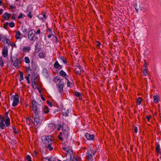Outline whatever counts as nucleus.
Listing matches in <instances>:
<instances>
[{
  "instance_id": "6",
  "label": "nucleus",
  "mask_w": 161,
  "mask_h": 161,
  "mask_svg": "<svg viewBox=\"0 0 161 161\" xmlns=\"http://www.w3.org/2000/svg\"><path fill=\"white\" fill-rule=\"evenodd\" d=\"M34 120L35 125L37 127H39L40 124L39 114H35Z\"/></svg>"
},
{
  "instance_id": "54",
  "label": "nucleus",
  "mask_w": 161,
  "mask_h": 161,
  "mask_svg": "<svg viewBox=\"0 0 161 161\" xmlns=\"http://www.w3.org/2000/svg\"><path fill=\"white\" fill-rule=\"evenodd\" d=\"M52 127L53 129H55V126L54 124H52Z\"/></svg>"
},
{
  "instance_id": "33",
  "label": "nucleus",
  "mask_w": 161,
  "mask_h": 161,
  "mask_svg": "<svg viewBox=\"0 0 161 161\" xmlns=\"http://www.w3.org/2000/svg\"><path fill=\"white\" fill-rule=\"evenodd\" d=\"M59 80L57 76L54 77L53 79V80L54 82H56Z\"/></svg>"
},
{
  "instance_id": "41",
  "label": "nucleus",
  "mask_w": 161,
  "mask_h": 161,
  "mask_svg": "<svg viewBox=\"0 0 161 161\" xmlns=\"http://www.w3.org/2000/svg\"><path fill=\"white\" fill-rule=\"evenodd\" d=\"M47 103L48 104L50 107L52 106V103L51 102H49L48 100L47 101Z\"/></svg>"
},
{
  "instance_id": "8",
  "label": "nucleus",
  "mask_w": 161,
  "mask_h": 161,
  "mask_svg": "<svg viewBox=\"0 0 161 161\" xmlns=\"http://www.w3.org/2000/svg\"><path fill=\"white\" fill-rule=\"evenodd\" d=\"M50 136H43L42 138V142L45 144H47L48 143H51L52 140L51 139Z\"/></svg>"
},
{
  "instance_id": "3",
  "label": "nucleus",
  "mask_w": 161,
  "mask_h": 161,
  "mask_svg": "<svg viewBox=\"0 0 161 161\" xmlns=\"http://www.w3.org/2000/svg\"><path fill=\"white\" fill-rule=\"evenodd\" d=\"M96 152L94 150H90L87 151V153L86 155V158L87 161H92L93 160L92 156Z\"/></svg>"
},
{
  "instance_id": "18",
  "label": "nucleus",
  "mask_w": 161,
  "mask_h": 161,
  "mask_svg": "<svg viewBox=\"0 0 161 161\" xmlns=\"http://www.w3.org/2000/svg\"><path fill=\"white\" fill-rule=\"evenodd\" d=\"M5 124L7 126H9L10 125V119L8 117H7L5 120Z\"/></svg>"
},
{
  "instance_id": "59",
  "label": "nucleus",
  "mask_w": 161,
  "mask_h": 161,
  "mask_svg": "<svg viewBox=\"0 0 161 161\" xmlns=\"http://www.w3.org/2000/svg\"><path fill=\"white\" fill-rule=\"evenodd\" d=\"M52 35H51V34H49L48 36V37L49 38H50L52 37Z\"/></svg>"
},
{
  "instance_id": "51",
  "label": "nucleus",
  "mask_w": 161,
  "mask_h": 161,
  "mask_svg": "<svg viewBox=\"0 0 161 161\" xmlns=\"http://www.w3.org/2000/svg\"><path fill=\"white\" fill-rule=\"evenodd\" d=\"M63 115H64L65 117H67L68 115V114L67 113L65 112L63 113Z\"/></svg>"
},
{
  "instance_id": "48",
  "label": "nucleus",
  "mask_w": 161,
  "mask_h": 161,
  "mask_svg": "<svg viewBox=\"0 0 161 161\" xmlns=\"http://www.w3.org/2000/svg\"><path fill=\"white\" fill-rule=\"evenodd\" d=\"M146 118H147L148 121H149L150 119L151 118V116L149 115H147L146 116Z\"/></svg>"
},
{
  "instance_id": "14",
  "label": "nucleus",
  "mask_w": 161,
  "mask_h": 161,
  "mask_svg": "<svg viewBox=\"0 0 161 161\" xmlns=\"http://www.w3.org/2000/svg\"><path fill=\"white\" fill-rule=\"evenodd\" d=\"M59 75L60 76L65 78V79H67L69 77L66 73L62 70L59 71Z\"/></svg>"
},
{
  "instance_id": "49",
  "label": "nucleus",
  "mask_w": 161,
  "mask_h": 161,
  "mask_svg": "<svg viewBox=\"0 0 161 161\" xmlns=\"http://www.w3.org/2000/svg\"><path fill=\"white\" fill-rule=\"evenodd\" d=\"M41 33V31H40V29H38L37 31L35 32V33H36V34H40Z\"/></svg>"
},
{
  "instance_id": "43",
  "label": "nucleus",
  "mask_w": 161,
  "mask_h": 161,
  "mask_svg": "<svg viewBox=\"0 0 161 161\" xmlns=\"http://www.w3.org/2000/svg\"><path fill=\"white\" fill-rule=\"evenodd\" d=\"M6 43L8 45L10 44V42L9 40L8 39H6Z\"/></svg>"
},
{
  "instance_id": "29",
  "label": "nucleus",
  "mask_w": 161,
  "mask_h": 161,
  "mask_svg": "<svg viewBox=\"0 0 161 161\" xmlns=\"http://www.w3.org/2000/svg\"><path fill=\"white\" fill-rule=\"evenodd\" d=\"M27 10L28 11L27 12H26V13H27V16L28 17H29L30 18H31L32 17V15L31 14V12H29L28 11V9H27Z\"/></svg>"
},
{
  "instance_id": "26",
  "label": "nucleus",
  "mask_w": 161,
  "mask_h": 161,
  "mask_svg": "<svg viewBox=\"0 0 161 161\" xmlns=\"http://www.w3.org/2000/svg\"><path fill=\"white\" fill-rule=\"evenodd\" d=\"M59 58L64 64H65L67 63V61L63 57H61Z\"/></svg>"
},
{
  "instance_id": "38",
  "label": "nucleus",
  "mask_w": 161,
  "mask_h": 161,
  "mask_svg": "<svg viewBox=\"0 0 161 161\" xmlns=\"http://www.w3.org/2000/svg\"><path fill=\"white\" fill-rule=\"evenodd\" d=\"M67 80V86L68 87H69L70 86V82L68 80V78H67V79H65Z\"/></svg>"
},
{
  "instance_id": "22",
  "label": "nucleus",
  "mask_w": 161,
  "mask_h": 161,
  "mask_svg": "<svg viewBox=\"0 0 161 161\" xmlns=\"http://www.w3.org/2000/svg\"><path fill=\"white\" fill-rule=\"evenodd\" d=\"M9 16L10 14L6 12L3 15V17L4 19L6 20H8Z\"/></svg>"
},
{
  "instance_id": "19",
  "label": "nucleus",
  "mask_w": 161,
  "mask_h": 161,
  "mask_svg": "<svg viewBox=\"0 0 161 161\" xmlns=\"http://www.w3.org/2000/svg\"><path fill=\"white\" fill-rule=\"evenodd\" d=\"M70 161H80V158L78 157L70 158Z\"/></svg>"
},
{
  "instance_id": "50",
  "label": "nucleus",
  "mask_w": 161,
  "mask_h": 161,
  "mask_svg": "<svg viewBox=\"0 0 161 161\" xmlns=\"http://www.w3.org/2000/svg\"><path fill=\"white\" fill-rule=\"evenodd\" d=\"M23 14H19V16L18 17V18L19 19H21L22 17Z\"/></svg>"
},
{
  "instance_id": "61",
  "label": "nucleus",
  "mask_w": 161,
  "mask_h": 161,
  "mask_svg": "<svg viewBox=\"0 0 161 161\" xmlns=\"http://www.w3.org/2000/svg\"><path fill=\"white\" fill-rule=\"evenodd\" d=\"M51 161V158H49V159H48L47 160V161Z\"/></svg>"
},
{
  "instance_id": "5",
  "label": "nucleus",
  "mask_w": 161,
  "mask_h": 161,
  "mask_svg": "<svg viewBox=\"0 0 161 161\" xmlns=\"http://www.w3.org/2000/svg\"><path fill=\"white\" fill-rule=\"evenodd\" d=\"M63 149L66 155L71 156L73 153V151L70 147L67 146L63 147Z\"/></svg>"
},
{
  "instance_id": "58",
  "label": "nucleus",
  "mask_w": 161,
  "mask_h": 161,
  "mask_svg": "<svg viewBox=\"0 0 161 161\" xmlns=\"http://www.w3.org/2000/svg\"><path fill=\"white\" fill-rule=\"evenodd\" d=\"M80 71L78 70L76 71V73L77 74H80Z\"/></svg>"
},
{
  "instance_id": "12",
  "label": "nucleus",
  "mask_w": 161,
  "mask_h": 161,
  "mask_svg": "<svg viewBox=\"0 0 161 161\" xmlns=\"http://www.w3.org/2000/svg\"><path fill=\"white\" fill-rule=\"evenodd\" d=\"M2 54L4 57L5 58L7 57L8 55V48L7 47L5 46L4 47Z\"/></svg>"
},
{
  "instance_id": "56",
  "label": "nucleus",
  "mask_w": 161,
  "mask_h": 161,
  "mask_svg": "<svg viewBox=\"0 0 161 161\" xmlns=\"http://www.w3.org/2000/svg\"><path fill=\"white\" fill-rule=\"evenodd\" d=\"M3 12V10L2 9H0V14H2Z\"/></svg>"
},
{
  "instance_id": "37",
  "label": "nucleus",
  "mask_w": 161,
  "mask_h": 161,
  "mask_svg": "<svg viewBox=\"0 0 161 161\" xmlns=\"http://www.w3.org/2000/svg\"><path fill=\"white\" fill-rule=\"evenodd\" d=\"M147 70L146 69H143L142 71L144 75L145 76H146L147 75Z\"/></svg>"
},
{
  "instance_id": "28",
  "label": "nucleus",
  "mask_w": 161,
  "mask_h": 161,
  "mask_svg": "<svg viewBox=\"0 0 161 161\" xmlns=\"http://www.w3.org/2000/svg\"><path fill=\"white\" fill-rule=\"evenodd\" d=\"M19 78H20V79H19V80L20 81H22L24 79L23 74V73L22 72H20V77H19Z\"/></svg>"
},
{
  "instance_id": "42",
  "label": "nucleus",
  "mask_w": 161,
  "mask_h": 161,
  "mask_svg": "<svg viewBox=\"0 0 161 161\" xmlns=\"http://www.w3.org/2000/svg\"><path fill=\"white\" fill-rule=\"evenodd\" d=\"M26 158L28 160V161H31V158L29 155H27Z\"/></svg>"
},
{
  "instance_id": "24",
  "label": "nucleus",
  "mask_w": 161,
  "mask_h": 161,
  "mask_svg": "<svg viewBox=\"0 0 161 161\" xmlns=\"http://www.w3.org/2000/svg\"><path fill=\"white\" fill-rule=\"evenodd\" d=\"M142 99L141 97H139L137 99L136 102L138 104L140 105L141 103V102Z\"/></svg>"
},
{
  "instance_id": "34",
  "label": "nucleus",
  "mask_w": 161,
  "mask_h": 161,
  "mask_svg": "<svg viewBox=\"0 0 161 161\" xmlns=\"http://www.w3.org/2000/svg\"><path fill=\"white\" fill-rule=\"evenodd\" d=\"M3 63L2 58H0V65L3 66Z\"/></svg>"
},
{
  "instance_id": "47",
  "label": "nucleus",
  "mask_w": 161,
  "mask_h": 161,
  "mask_svg": "<svg viewBox=\"0 0 161 161\" xmlns=\"http://www.w3.org/2000/svg\"><path fill=\"white\" fill-rule=\"evenodd\" d=\"M96 44L97 46H99L100 45L101 43L100 42L97 41L96 42Z\"/></svg>"
},
{
  "instance_id": "52",
  "label": "nucleus",
  "mask_w": 161,
  "mask_h": 161,
  "mask_svg": "<svg viewBox=\"0 0 161 161\" xmlns=\"http://www.w3.org/2000/svg\"><path fill=\"white\" fill-rule=\"evenodd\" d=\"M9 7L12 9H15V6L13 5H10Z\"/></svg>"
},
{
  "instance_id": "35",
  "label": "nucleus",
  "mask_w": 161,
  "mask_h": 161,
  "mask_svg": "<svg viewBox=\"0 0 161 161\" xmlns=\"http://www.w3.org/2000/svg\"><path fill=\"white\" fill-rule=\"evenodd\" d=\"M4 121V118L2 116L0 115V123L3 122Z\"/></svg>"
},
{
  "instance_id": "46",
  "label": "nucleus",
  "mask_w": 161,
  "mask_h": 161,
  "mask_svg": "<svg viewBox=\"0 0 161 161\" xmlns=\"http://www.w3.org/2000/svg\"><path fill=\"white\" fill-rule=\"evenodd\" d=\"M32 83L33 86L35 85H36V83L34 80H32Z\"/></svg>"
},
{
  "instance_id": "20",
  "label": "nucleus",
  "mask_w": 161,
  "mask_h": 161,
  "mask_svg": "<svg viewBox=\"0 0 161 161\" xmlns=\"http://www.w3.org/2000/svg\"><path fill=\"white\" fill-rule=\"evenodd\" d=\"M153 98L154 99V102L155 103H157L158 102V100H159V97L158 96H153Z\"/></svg>"
},
{
  "instance_id": "27",
  "label": "nucleus",
  "mask_w": 161,
  "mask_h": 161,
  "mask_svg": "<svg viewBox=\"0 0 161 161\" xmlns=\"http://www.w3.org/2000/svg\"><path fill=\"white\" fill-rule=\"evenodd\" d=\"M52 143V142H51V143H48V145L47 146V147L49 149V150L50 151H52L53 149V148L51 147V144Z\"/></svg>"
},
{
  "instance_id": "63",
  "label": "nucleus",
  "mask_w": 161,
  "mask_h": 161,
  "mask_svg": "<svg viewBox=\"0 0 161 161\" xmlns=\"http://www.w3.org/2000/svg\"><path fill=\"white\" fill-rule=\"evenodd\" d=\"M60 128H59V127H58L57 128V130L58 131L60 130Z\"/></svg>"
},
{
  "instance_id": "11",
  "label": "nucleus",
  "mask_w": 161,
  "mask_h": 161,
  "mask_svg": "<svg viewBox=\"0 0 161 161\" xmlns=\"http://www.w3.org/2000/svg\"><path fill=\"white\" fill-rule=\"evenodd\" d=\"M21 64L20 59L19 58L16 59L13 64L14 65L16 68H18Z\"/></svg>"
},
{
  "instance_id": "57",
  "label": "nucleus",
  "mask_w": 161,
  "mask_h": 161,
  "mask_svg": "<svg viewBox=\"0 0 161 161\" xmlns=\"http://www.w3.org/2000/svg\"><path fill=\"white\" fill-rule=\"evenodd\" d=\"M41 99L43 101H44L45 100V98L43 97H42Z\"/></svg>"
},
{
  "instance_id": "32",
  "label": "nucleus",
  "mask_w": 161,
  "mask_h": 161,
  "mask_svg": "<svg viewBox=\"0 0 161 161\" xmlns=\"http://www.w3.org/2000/svg\"><path fill=\"white\" fill-rule=\"evenodd\" d=\"M62 132H60L59 135L58 136V138L60 140L62 141L63 140V138L62 137Z\"/></svg>"
},
{
  "instance_id": "36",
  "label": "nucleus",
  "mask_w": 161,
  "mask_h": 161,
  "mask_svg": "<svg viewBox=\"0 0 161 161\" xmlns=\"http://www.w3.org/2000/svg\"><path fill=\"white\" fill-rule=\"evenodd\" d=\"M9 25L10 27H13L14 26V23L10 22L9 23Z\"/></svg>"
},
{
  "instance_id": "30",
  "label": "nucleus",
  "mask_w": 161,
  "mask_h": 161,
  "mask_svg": "<svg viewBox=\"0 0 161 161\" xmlns=\"http://www.w3.org/2000/svg\"><path fill=\"white\" fill-rule=\"evenodd\" d=\"M30 50V48L28 47H25L23 48V52H28V51Z\"/></svg>"
},
{
  "instance_id": "15",
  "label": "nucleus",
  "mask_w": 161,
  "mask_h": 161,
  "mask_svg": "<svg viewBox=\"0 0 161 161\" xmlns=\"http://www.w3.org/2000/svg\"><path fill=\"white\" fill-rule=\"evenodd\" d=\"M54 67L58 70L61 69L62 68V65H60L57 61H56L54 64Z\"/></svg>"
},
{
  "instance_id": "25",
  "label": "nucleus",
  "mask_w": 161,
  "mask_h": 161,
  "mask_svg": "<svg viewBox=\"0 0 161 161\" xmlns=\"http://www.w3.org/2000/svg\"><path fill=\"white\" fill-rule=\"evenodd\" d=\"M24 59L26 63L28 64L30 63V59L28 57H25Z\"/></svg>"
},
{
  "instance_id": "10",
  "label": "nucleus",
  "mask_w": 161,
  "mask_h": 161,
  "mask_svg": "<svg viewBox=\"0 0 161 161\" xmlns=\"http://www.w3.org/2000/svg\"><path fill=\"white\" fill-rule=\"evenodd\" d=\"M135 7L137 12L138 11L139 9L142 11L144 9L142 6V3L136 4H135Z\"/></svg>"
},
{
  "instance_id": "62",
  "label": "nucleus",
  "mask_w": 161,
  "mask_h": 161,
  "mask_svg": "<svg viewBox=\"0 0 161 161\" xmlns=\"http://www.w3.org/2000/svg\"><path fill=\"white\" fill-rule=\"evenodd\" d=\"M26 31V30L25 28L24 30L23 31V32H24Z\"/></svg>"
},
{
  "instance_id": "9",
  "label": "nucleus",
  "mask_w": 161,
  "mask_h": 161,
  "mask_svg": "<svg viewBox=\"0 0 161 161\" xmlns=\"http://www.w3.org/2000/svg\"><path fill=\"white\" fill-rule=\"evenodd\" d=\"M35 31L34 30H32L30 31L28 34V37L31 41H33L35 36Z\"/></svg>"
},
{
  "instance_id": "53",
  "label": "nucleus",
  "mask_w": 161,
  "mask_h": 161,
  "mask_svg": "<svg viewBox=\"0 0 161 161\" xmlns=\"http://www.w3.org/2000/svg\"><path fill=\"white\" fill-rule=\"evenodd\" d=\"M134 131L135 133H137L138 132L137 128L136 127L135 128Z\"/></svg>"
},
{
  "instance_id": "64",
  "label": "nucleus",
  "mask_w": 161,
  "mask_h": 161,
  "mask_svg": "<svg viewBox=\"0 0 161 161\" xmlns=\"http://www.w3.org/2000/svg\"><path fill=\"white\" fill-rule=\"evenodd\" d=\"M2 3V1H0V5Z\"/></svg>"
},
{
  "instance_id": "45",
  "label": "nucleus",
  "mask_w": 161,
  "mask_h": 161,
  "mask_svg": "<svg viewBox=\"0 0 161 161\" xmlns=\"http://www.w3.org/2000/svg\"><path fill=\"white\" fill-rule=\"evenodd\" d=\"M25 78L26 79L27 81V83L29 84L30 83V82L29 80V77H28V76H26L25 77Z\"/></svg>"
},
{
  "instance_id": "13",
  "label": "nucleus",
  "mask_w": 161,
  "mask_h": 161,
  "mask_svg": "<svg viewBox=\"0 0 161 161\" xmlns=\"http://www.w3.org/2000/svg\"><path fill=\"white\" fill-rule=\"evenodd\" d=\"M85 137L86 139L89 140H93L94 135H91L87 133H85Z\"/></svg>"
},
{
  "instance_id": "1",
  "label": "nucleus",
  "mask_w": 161,
  "mask_h": 161,
  "mask_svg": "<svg viewBox=\"0 0 161 161\" xmlns=\"http://www.w3.org/2000/svg\"><path fill=\"white\" fill-rule=\"evenodd\" d=\"M32 110L35 114H39L40 112L41 106L37 103L35 101H33L32 102Z\"/></svg>"
},
{
  "instance_id": "16",
  "label": "nucleus",
  "mask_w": 161,
  "mask_h": 161,
  "mask_svg": "<svg viewBox=\"0 0 161 161\" xmlns=\"http://www.w3.org/2000/svg\"><path fill=\"white\" fill-rule=\"evenodd\" d=\"M21 35L20 32L19 31H16L15 32V37L17 39H20V36Z\"/></svg>"
},
{
  "instance_id": "4",
  "label": "nucleus",
  "mask_w": 161,
  "mask_h": 161,
  "mask_svg": "<svg viewBox=\"0 0 161 161\" xmlns=\"http://www.w3.org/2000/svg\"><path fill=\"white\" fill-rule=\"evenodd\" d=\"M62 130L63 133L64 137L66 138H67L69 135V130L68 126L66 125H63Z\"/></svg>"
},
{
  "instance_id": "39",
  "label": "nucleus",
  "mask_w": 161,
  "mask_h": 161,
  "mask_svg": "<svg viewBox=\"0 0 161 161\" xmlns=\"http://www.w3.org/2000/svg\"><path fill=\"white\" fill-rule=\"evenodd\" d=\"M156 149L157 151L159 152L160 151V146L159 145H157L156 147Z\"/></svg>"
},
{
  "instance_id": "17",
  "label": "nucleus",
  "mask_w": 161,
  "mask_h": 161,
  "mask_svg": "<svg viewBox=\"0 0 161 161\" xmlns=\"http://www.w3.org/2000/svg\"><path fill=\"white\" fill-rule=\"evenodd\" d=\"M75 94L76 97H78L79 100H81L82 99L81 97V94L80 92H75Z\"/></svg>"
},
{
  "instance_id": "21",
  "label": "nucleus",
  "mask_w": 161,
  "mask_h": 161,
  "mask_svg": "<svg viewBox=\"0 0 161 161\" xmlns=\"http://www.w3.org/2000/svg\"><path fill=\"white\" fill-rule=\"evenodd\" d=\"M46 56V54L45 53H40L39 54V57L40 58H44Z\"/></svg>"
},
{
  "instance_id": "55",
  "label": "nucleus",
  "mask_w": 161,
  "mask_h": 161,
  "mask_svg": "<svg viewBox=\"0 0 161 161\" xmlns=\"http://www.w3.org/2000/svg\"><path fill=\"white\" fill-rule=\"evenodd\" d=\"M13 131L14 133L17 134V132L16 131V129H13Z\"/></svg>"
},
{
  "instance_id": "2",
  "label": "nucleus",
  "mask_w": 161,
  "mask_h": 161,
  "mask_svg": "<svg viewBox=\"0 0 161 161\" xmlns=\"http://www.w3.org/2000/svg\"><path fill=\"white\" fill-rule=\"evenodd\" d=\"M11 99L13 101L12 106L13 107H16L19 102V96L17 94L12 96Z\"/></svg>"
},
{
  "instance_id": "40",
  "label": "nucleus",
  "mask_w": 161,
  "mask_h": 161,
  "mask_svg": "<svg viewBox=\"0 0 161 161\" xmlns=\"http://www.w3.org/2000/svg\"><path fill=\"white\" fill-rule=\"evenodd\" d=\"M143 69H146L147 70L148 69L147 64H146V63H145V64H144Z\"/></svg>"
},
{
  "instance_id": "23",
  "label": "nucleus",
  "mask_w": 161,
  "mask_h": 161,
  "mask_svg": "<svg viewBox=\"0 0 161 161\" xmlns=\"http://www.w3.org/2000/svg\"><path fill=\"white\" fill-rule=\"evenodd\" d=\"M43 111L45 114H47L49 113V110L48 107L46 106L43 109Z\"/></svg>"
},
{
  "instance_id": "31",
  "label": "nucleus",
  "mask_w": 161,
  "mask_h": 161,
  "mask_svg": "<svg viewBox=\"0 0 161 161\" xmlns=\"http://www.w3.org/2000/svg\"><path fill=\"white\" fill-rule=\"evenodd\" d=\"M0 126L2 129H3L4 128L5 125L3 122L0 123Z\"/></svg>"
},
{
  "instance_id": "44",
  "label": "nucleus",
  "mask_w": 161,
  "mask_h": 161,
  "mask_svg": "<svg viewBox=\"0 0 161 161\" xmlns=\"http://www.w3.org/2000/svg\"><path fill=\"white\" fill-rule=\"evenodd\" d=\"M42 16L43 17V18L42 17H41L42 18V20L45 19H46V15L45 14H43Z\"/></svg>"
},
{
  "instance_id": "60",
  "label": "nucleus",
  "mask_w": 161,
  "mask_h": 161,
  "mask_svg": "<svg viewBox=\"0 0 161 161\" xmlns=\"http://www.w3.org/2000/svg\"><path fill=\"white\" fill-rule=\"evenodd\" d=\"M58 126H59V127L60 128H61V124H58Z\"/></svg>"
},
{
  "instance_id": "7",
  "label": "nucleus",
  "mask_w": 161,
  "mask_h": 161,
  "mask_svg": "<svg viewBox=\"0 0 161 161\" xmlns=\"http://www.w3.org/2000/svg\"><path fill=\"white\" fill-rule=\"evenodd\" d=\"M64 82L61 80H59V83L57 84V86L60 93L63 92Z\"/></svg>"
}]
</instances>
